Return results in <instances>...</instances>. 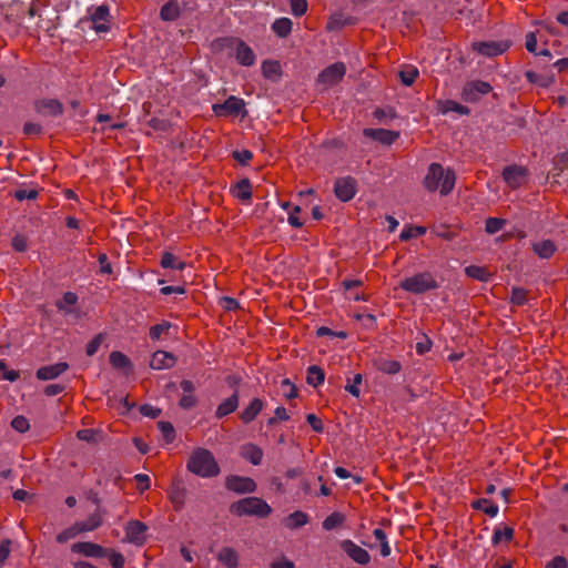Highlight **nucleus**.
I'll return each instance as SVG.
<instances>
[{"label":"nucleus","instance_id":"obj_1","mask_svg":"<svg viewBox=\"0 0 568 568\" xmlns=\"http://www.w3.org/2000/svg\"><path fill=\"white\" fill-rule=\"evenodd\" d=\"M186 469L201 478L216 477L221 471L214 455L202 447L192 452L186 463Z\"/></svg>","mask_w":568,"mask_h":568},{"label":"nucleus","instance_id":"obj_2","mask_svg":"<svg viewBox=\"0 0 568 568\" xmlns=\"http://www.w3.org/2000/svg\"><path fill=\"white\" fill-rule=\"evenodd\" d=\"M456 176L453 170H445L439 163H432L424 178L423 184L428 192L439 191L442 195L449 194L455 185Z\"/></svg>","mask_w":568,"mask_h":568},{"label":"nucleus","instance_id":"obj_3","mask_svg":"<svg viewBox=\"0 0 568 568\" xmlns=\"http://www.w3.org/2000/svg\"><path fill=\"white\" fill-rule=\"evenodd\" d=\"M231 514L242 516H255L257 518H266L271 515V506L258 497H245L230 506Z\"/></svg>","mask_w":568,"mask_h":568},{"label":"nucleus","instance_id":"obj_4","mask_svg":"<svg viewBox=\"0 0 568 568\" xmlns=\"http://www.w3.org/2000/svg\"><path fill=\"white\" fill-rule=\"evenodd\" d=\"M438 286L436 278L429 272L414 274L399 283V288L412 294H423L427 291L436 290Z\"/></svg>","mask_w":568,"mask_h":568},{"label":"nucleus","instance_id":"obj_5","mask_svg":"<svg viewBox=\"0 0 568 568\" xmlns=\"http://www.w3.org/2000/svg\"><path fill=\"white\" fill-rule=\"evenodd\" d=\"M346 73V65L343 62H335L325 68L317 77V84L328 89L341 82Z\"/></svg>","mask_w":568,"mask_h":568},{"label":"nucleus","instance_id":"obj_6","mask_svg":"<svg viewBox=\"0 0 568 568\" xmlns=\"http://www.w3.org/2000/svg\"><path fill=\"white\" fill-rule=\"evenodd\" d=\"M471 47H473V50L476 51L477 53L488 57V58H494V57L500 55L504 52H506L510 47V42L506 41V40L480 41V42H474L471 44Z\"/></svg>","mask_w":568,"mask_h":568},{"label":"nucleus","instance_id":"obj_7","mask_svg":"<svg viewBox=\"0 0 568 568\" xmlns=\"http://www.w3.org/2000/svg\"><path fill=\"white\" fill-rule=\"evenodd\" d=\"M213 111L216 115H246L245 103L243 99L231 95L229 97L224 103L214 104Z\"/></svg>","mask_w":568,"mask_h":568},{"label":"nucleus","instance_id":"obj_8","mask_svg":"<svg viewBox=\"0 0 568 568\" xmlns=\"http://www.w3.org/2000/svg\"><path fill=\"white\" fill-rule=\"evenodd\" d=\"M125 540L135 546H143L146 541L148 526L140 520H130L125 527Z\"/></svg>","mask_w":568,"mask_h":568},{"label":"nucleus","instance_id":"obj_9","mask_svg":"<svg viewBox=\"0 0 568 568\" xmlns=\"http://www.w3.org/2000/svg\"><path fill=\"white\" fill-rule=\"evenodd\" d=\"M225 487L227 490L237 494H250L254 493L257 486L256 483L250 477L231 475L225 479Z\"/></svg>","mask_w":568,"mask_h":568},{"label":"nucleus","instance_id":"obj_10","mask_svg":"<svg viewBox=\"0 0 568 568\" xmlns=\"http://www.w3.org/2000/svg\"><path fill=\"white\" fill-rule=\"evenodd\" d=\"M356 186H357V183L354 178H352V176L339 178L335 182L334 193H335L336 197L338 200H341L342 202H348L355 196L356 191H357Z\"/></svg>","mask_w":568,"mask_h":568},{"label":"nucleus","instance_id":"obj_11","mask_svg":"<svg viewBox=\"0 0 568 568\" xmlns=\"http://www.w3.org/2000/svg\"><path fill=\"white\" fill-rule=\"evenodd\" d=\"M341 548L356 564L365 566L371 561V555L368 551L349 539L343 540L341 542Z\"/></svg>","mask_w":568,"mask_h":568},{"label":"nucleus","instance_id":"obj_12","mask_svg":"<svg viewBox=\"0 0 568 568\" xmlns=\"http://www.w3.org/2000/svg\"><path fill=\"white\" fill-rule=\"evenodd\" d=\"M493 90V87L481 80L470 81L465 84L463 89V95L465 100L475 102L479 99L480 95L488 94Z\"/></svg>","mask_w":568,"mask_h":568},{"label":"nucleus","instance_id":"obj_13","mask_svg":"<svg viewBox=\"0 0 568 568\" xmlns=\"http://www.w3.org/2000/svg\"><path fill=\"white\" fill-rule=\"evenodd\" d=\"M527 174V169L519 165H508L503 170V179L511 189H518L523 185Z\"/></svg>","mask_w":568,"mask_h":568},{"label":"nucleus","instance_id":"obj_14","mask_svg":"<svg viewBox=\"0 0 568 568\" xmlns=\"http://www.w3.org/2000/svg\"><path fill=\"white\" fill-rule=\"evenodd\" d=\"M72 552L83 555L85 557L102 558L108 554V549L91 541H80L71 546Z\"/></svg>","mask_w":568,"mask_h":568},{"label":"nucleus","instance_id":"obj_15","mask_svg":"<svg viewBox=\"0 0 568 568\" xmlns=\"http://www.w3.org/2000/svg\"><path fill=\"white\" fill-rule=\"evenodd\" d=\"M109 14H110V11H109V7L108 6H100V7H97L92 12H91V21H92V24H93V29L97 31V32H105L109 30L110 26H109Z\"/></svg>","mask_w":568,"mask_h":568},{"label":"nucleus","instance_id":"obj_16","mask_svg":"<svg viewBox=\"0 0 568 568\" xmlns=\"http://www.w3.org/2000/svg\"><path fill=\"white\" fill-rule=\"evenodd\" d=\"M363 134L386 145L393 144L399 138V132L386 129H364Z\"/></svg>","mask_w":568,"mask_h":568},{"label":"nucleus","instance_id":"obj_17","mask_svg":"<svg viewBox=\"0 0 568 568\" xmlns=\"http://www.w3.org/2000/svg\"><path fill=\"white\" fill-rule=\"evenodd\" d=\"M36 110L43 115L58 116L63 113V105L57 99H42L36 103Z\"/></svg>","mask_w":568,"mask_h":568},{"label":"nucleus","instance_id":"obj_18","mask_svg":"<svg viewBox=\"0 0 568 568\" xmlns=\"http://www.w3.org/2000/svg\"><path fill=\"white\" fill-rule=\"evenodd\" d=\"M176 363V358L172 353L165 351H156L153 353L150 366L153 369H169Z\"/></svg>","mask_w":568,"mask_h":568},{"label":"nucleus","instance_id":"obj_19","mask_svg":"<svg viewBox=\"0 0 568 568\" xmlns=\"http://www.w3.org/2000/svg\"><path fill=\"white\" fill-rule=\"evenodd\" d=\"M69 368L68 363L60 362L52 365L42 366L37 371V378L41 381L54 379Z\"/></svg>","mask_w":568,"mask_h":568},{"label":"nucleus","instance_id":"obj_20","mask_svg":"<svg viewBox=\"0 0 568 568\" xmlns=\"http://www.w3.org/2000/svg\"><path fill=\"white\" fill-rule=\"evenodd\" d=\"M169 498L176 511H180L184 508L185 499H186V488L182 485V483H173L170 491Z\"/></svg>","mask_w":568,"mask_h":568},{"label":"nucleus","instance_id":"obj_21","mask_svg":"<svg viewBox=\"0 0 568 568\" xmlns=\"http://www.w3.org/2000/svg\"><path fill=\"white\" fill-rule=\"evenodd\" d=\"M264 402L261 398H253L251 403L242 410L240 418L244 424H250L261 413Z\"/></svg>","mask_w":568,"mask_h":568},{"label":"nucleus","instance_id":"obj_22","mask_svg":"<svg viewBox=\"0 0 568 568\" xmlns=\"http://www.w3.org/2000/svg\"><path fill=\"white\" fill-rule=\"evenodd\" d=\"M239 407V393L235 390L230 397L225 398L216 408L215 416L217 418H223Z\"/></svg>","mask_w":568,"mask_h":568},{"label":"nucleus","instance_id":"obj_23","mask_svg":"<svg viewBox=\"0 0 568 568\" xmlns=\"http://www.w3.org/2000/svg\"><path fill=\"white\" fill-rule=\"evenodd\" d=\"M255 54L253 50L242 40L236 45V60L240 64L251 67L255 63Z\"/></svg>","mask_w":568,"mask_h":568},{"label":"nucleus","instance_id":"obj_24","mask_svg":"<svg viewBox=\"0 0 568 568\" xmlns=\"http://www.w3.org/2000/svg\"><path fill=\"white\" fill-rule=\"evenodd\" d=\"M217 560L223 564L226 568L239 567V554L231 547H223L217 554Z\"/></svg>","mask_w":568,"mask_h":568},{"label":"nucleus","instance_id":"obj_25","mask_svg":"<svg viewBox=\"0 0 568 568\" xmlns=\"http://www.w3.org/2000/svg\"><path fill=\"white\" fill-rule=\"evenodd\" d=\"M241 455L254 466L260 465L263 459V450L254 444L244 445L242 447Z\"/></svg>","mask_w":568,"mask_h":568},{"label":"nucleus","instance_id":"obj_26","mask_svg":"<svg viewBox=\"0 0 568 568\" xmlns=\"http://www.w3.org/2000/svg\"><path fill=\"white\" fill-rule=\"evenodd\" d=\"M531 248L534 253L537 254L540 258L551 257L557 250L555 243L551 240L535 242L531 244Z\"/></svg>","mask_w":568,"mask_h":568},{"label":"nucleus","instance_id":"obj_27","mask_svg":"<svg viewBox=\"0 0 568 568\" xmlns=\"http://www.w3.org/2000/svg\"><path fill=\"white\" fill-rule=\"evenodd\" d=\"M233 195L243 201H250L252 199V185L248 179H243L237 182L232 189Z\"/></svg>","mask_w":568,"mask_h":568},{"label":"nucleus","instance_id":"obj_28","mask_svg":"<svg viewBox=\"0 0 568 568\" xmlns=\"http://www.w3.org/2000/svg\"><path fill=\"white\" fill-rule=\"evenodd\" d=\"M308 523V515L302 510H296L290 514L284 519V525L288 529H297L305 526Z\"/></svg>","mask_w":568,"mask_h":568},{"label":"nucleus","instance_id":"obj_29","mask_svg":"<svg viewBox=\"0 0 568 568\" xmlns=\"http://www.w3.org/2000/svg\"><path fill=\"white\" fill-rule=\"evenodd\" d=\"M181 14V9L178 1L171 0L166 2L160 11V17L163 21H175Z\"/></svg>","mask_w":568,"mask_h":568},{"label":"nucleus","instance_id":"obj_30","mask_svg":"<svg viewBox=\"0 0 568 568\" xmlns=\"http://www.w3.org/2000/svg\"><path fill=\"white\" fill-rule=\"evenodd\" d=\"M292 20L290 18H278L272 23V31L280 38H286L292 32Z\"/></svg>","mask_w":568,"mask_h":568},{"label":"nucleus","instance_id":"obj_31","mask_svg":"<svg viewBox=\"0 0 568 568\" xmlns=\"http://www.w3.org/2000/svg\"><path fill=\"white\" fill-rule=\"evenodd\" d=\"M102 515L100 511H95L83 521H77V526L80 527L81 532L93 531L102 525Z\"/></svg>","mask_w":568,"mask_h":568},{"label":"nucleus","instance_id":"obj_32","mask_svg":"<svg viewBox=\"0 0 568 568\" xmlns=\"http://www.w3.org/2000/svg\"><path fill=\"white\" fill-rule=\"evenodd\" d=\"M160 264L163 268H172L182 271L185 268V262L181 261L176 255L171 252H164L161 256Z\"/></svg>","mask_w":568,"mask_h":568},{"label":"nucleus","instance_id":"obj_33","mask_svg":"<svg viewBox=\"0 0 568 568\" xmlns=\"http://www.w3.org/2000/svg\"><path fill=\"white\" fill-rule=\"evenodd\" d=\"M418 74H419L418 69L412 64L403 65L398 72L400 82L406 87L412 85L415 82V80L417 79Z\"/></svg>","mask_w":568,"mask_h":568},{"label":"nucleus","instance_id":"obj_34","mask_svg":"<svg viewBox=\"0 0 568 568\" xmlns=\"http://www.w3.org/2000/svg\"><path fill=\"white\" fill-rule=\"evenodd\" d=\"M471 507L476 510H481L489 517H495L498 514V506L487 498H479L471 503Z\"/></svg>","mask_w":568,"mask_h":568},{"label":"nucleus","instance_id":"obj_35","mask_svg":"<svg viewBox=\"0 0 568 568\" xmlns=\"http://www.w3.org/2000/svg\"><path fill=\"white\" fill-rule=\"evenodd\" d=\"M324 381L325 373L320 366L312 365L307 368L306 382L308 385L317 387L318 385H322Z\"/></svg>","mask_w":568,"mask_h":568},{"label":"nucleus","instance_id":"obj_36","mask_svg":"<svg viewBox=\"0 0 568 568\" xmlns=\"http://www.w3.org/2000/svg\"><path fill=\"white\" fill-rule=\"evenodd\" d=\"M439 110L443 114L449 113V112H456L462 115H468L469 109L454 100H446L444 102H440Z\"/></svg>","mask_w":568,"mask_h":568},{"label":"nucleus","instance_id":"obj_37","mask_svg":"<svg viewBox=\"0 0 568 568\" xmlns=\"http://www.w3.org/2000/svg\"><path fill=\"white\" fill-rule=\"evenodd\" d=\"M110 364L116 369H130L131 361L122 352L114 351L110 354Z\"/></svg>","mask_w":568,"mask_h":568},{"label":"nucleus","instance_id":"obj_38","mask_svg":"<svg viewBox=\"0 0 568 568\" xmlns=\"http://www.w3.org/2000/svg\"><path fill=\"white\" fill-rule=\"evenodd\" d=\"M465 274L474 280L480 282H488L490 280V273L481 266L469 265L465 268Z\"/></svg>","mask_w":568,"mask_h":568},{"label":"nucleus","instance_id":"obj_39","mask_svg":"<svg viewBox=\"0 0 568 568\" xmlns=\"http://www.w3.org/2000/svg\"><path fill=\"white\" fill-rule=\"evenodd\" d=\"M377 368L382 373L395 375L400 372L402 365L399 362L394 361V359H381L377 363Z\"/></svg>","mask_w":568,"mask_h":568},{"label":"nucleus","instance_id":"obj_40","mask_svg":"<svg viewBox=\"0 0 568 568\" xmlns=\"http://www.w3.org/2000/svg\"><path fill=\"white\" fill-rule=\"evenodd\" d=\"M514 537V529L511 527H496L494 530L491 541L494 545L499 544L501 540L510 541Z\"/></svg>","mask_w":568,"mask_h":568},{"label":"nucleus","instance_id":"obj_41","mask_svg":"<svg viewBox=\"0 0 568 568\" xmlns=\"http://www.w3.org/2000/svg\"><path fill=\"white\" fill-rule=\"evenodd\" d=\"M525 77L530 83H536L544 88L554 83L552 77L542 75L534 71H526Z\"/></svg>","mask_w":568,"mask_h":568},{"label":"nucleus","instance_id":"obj_42","mask_svg":"<svg viewBox=\"0 0 568 568\" xmlns=\"http://www.w3.org/2000/svg\"><path fill=\"white\" fill-rule=\"evenodd\" d=\"M78 302V296L73 292H67L63 294L62 300L55 303V306L59 311L64 312L65 314L70 313L71 310L67 308V306H72Z\"/></svg>","mask_w":568,"mask_h":568},{"label":"nucleus","instance_id":"obj_43","mask_svg":"<svg viewBox=\"0 0 568 568\" xmlns=\"http://www.w3.org/2000/svg\"><path fill=\"white\" fill-rule=\"evenodd\" d=\"M345 520V517L343 514L341 513H332L331 515H328L324 521H323V528L325 530H332L334 529L335 527L342 525Z\"/></svg>","mask_w":568,"mask_h":568},{"label":"nucleus","instance_id":"obj_44","mask_svg":"<svg viewBox=\"0 0 568 568\" xmlns=\"http://www.w3.org/2000/svg\"><path fill=\"white\" fill-rule=\"evenodd\" d=\"M425 233L426 229L424 226H409L402 230L399 239L402 241H408L413 237L422 236Z\"/></svg>","mask_w":568,"mask_h":568},{"label":"nucleus","instance_id":"obj_45","mask_svg":"<svg viewBox=\"0 0 568 568\" xmlns=\"http://www.w3.org/2000/svg\"><path fill=\"white\" fill-rule=\"evenodd\" d=\"M158 427H159L165 443L170 444L175 439V430L171 423L159 422Z\"/></svg>","mask_w":568,"mask_h":568},{"label":"nucleus","instance_id":"obj_46","mask_svg":"<svg viewBox=\"0 0 568 568\" xmlns=\"http://www.w3.org/2000/svg\"><path fill=\"white\" fill-rule=\"evenodd\" d=\"M528 301L527 298V291L523 287H513L511 290V296H510V303L517 306H521L526 304Z\"/></svg>","mask_w":568,"mask_h":568},{"label":"nucleus","instance_id":"obj_47","mask_svg":"<svg viewBox=\"0 0 568 568\" xmlns=\"http://www.w3.org/2000/svg\"><path fill=\"white\" fill-rule=\"evenodd\" d=\"M506 224V221L498 217H488L485 223V231L488 234H495L499 232L503 226Z\"/></svg>","mask_w":568,"mask_h":568},{"label":"nucleus","instance_id":"obj_48","mask_svg":"<svg viewBox=\"0 0 568 568\" xmlns=\"http://www.w3.org/2000/svg\"><path fill=\"white\" fill-rule=\"evenodd\" d=\"M262 72L265 78L281 74V65L277 61H264L262 64Z\"/></svg>","mask_w":568,"mask_h":568},{"label":"nucleus","instance_id":"obj_49","mask_svg":"<svg viewBox=\"0 0 568 568\" xmlns=\"http://www.w3.org/2000/svg\"><path fill=\"white\" fill-rule=\"evenodd\" d=\"M171 328L170 322H162L160 324L150 327V337L153 341H159L163 333H166Z\"/></svg>","mask_w":568,"mask_h":568},{"label":"nucleus","instance_id":"obj_50","mask_svg":"<svg viewBox=\"0 0 568 568\" xmlns=\"http://www.w3.org/2000/svg\"><path fill=\"white\" fill-rule=\"evenodd\" d=\"M79 534H81L80 527L74 524L72 527L60 532L57 536V541L60 544L67 542L69 539L74 538Z\"/></svg>","mask_w":568,"mask_h":568},{"label":"nucleus","instance_id":"obj_51","mask_svg":"<svg viewBox=\"0 0 568 568\" xmlns=\"http://www.w3.org/2000/svg\"><path fill=\"white\" fill-rule=\"evenodd\" d=\"M316 336L317 337L331 336V337H338L341 339H345V338H347L348 335L345 331L335 332L326 326H321L316 329Z\"/></svg>","mask_w":568,"mask_h":568},{"label":"nucleus","instance_id":"obj_52","mask_svg":"<svg viewBox=\"0 0 568 568\" xmlns=\"http://www.w3.org/2000/svg\"><path fill=\"white\" fill-rule=\"evenodd\" d=\"M291 11L295 17H302L307 11L306 0H290Z\"/></svg>","mask_w":568,"mask_h":568},{"label":"nucleus","instance_id":"obj_53","mask_svg":"<svg viewBox=\"0 0 568 568\" xmlns=\"http://www.w3.org/2000/svg\"><path fill=\"white\" fill-rule=\"evenodd\" d=\"M11 426L19 433H26L30 428L29 420L22 415L16 416L11 422Z\"/></svg>","mask_w":568,"mask_h":568},{"label":"nucleus","instance_id":"obj_54","mask_svg":"<svg viewBox=\"0 0 568 568\" xmlns=\"http://www.w3.org/2000/svg\"><path fill=\"white\" fill-rule=\"evenodd\" d=\"M106 556L109 557V561L113 568H123L124 567L125 560L121 552L108 549Z\"/></svg>","mask_w":568,"mask_h":568},{"label":"nucleus","instance_id":"obj_55","mask_svg":"<svg viewBox=\"0 0 568 568\" xmlns=\"http://www.w3.org/2000/svg\"><path fill=\"white\" fill-rule=\"evenodd\" d=\"M363 376L362 374H356L353 378L352 384H347L345 386V390L352 394L354 397H359L361 390L359 385L362 384Z\"/></svg>","mask_w":568,"mask_h":568},{"label":"nucleus","instance_id":"obj_56","mask_svg":"<svg viewBox=\"0 0 568 568\" xmlns=\"http://www.w3.org/2000/svg\"><path fill=\"white\" fill-rule=\"evenodd\" d=\"M38 196V191L34 189H19L14 192V197L18 201L34 200Z\"/></svg>","mask_w":568,"mask_h":568},{"label":"nucleus","instance_id":"obj_57","mask_svg":"<svg viewBox=\"0 0 568 568\" xmlns=\"http://www.w3.org/2000/svg\"><path fill=\"white\" fill-rule=\"evenodd\" d=\"M233 158L242 165H247L253 159V153L248 150L234 151Z\"/></svg>","mask_w":568,"mask_h":568},{"label":"nucleus","instance_id":"obj_58","mask_svg":"<svg viewBox=\"0 0 568 568\" xmlns=\"http://www.w3.org/2000/svg\"><path fill=\"white\" fill-rule=\"evenodd\" d=\"M134 479L136 480L138 483V489L143 493L145 490H148L150 487H151V479L148 475L145 474H136L134 476Z\"/></svg>","mask_w":568,"mask_h":568},{"label":"nucleus","instance_id":"obj_59","mask_svg":"<svg viewBox=\"0 0 568 568\" xmlns=\"http://www.w3.org/2000/svg\"><path fill=\"white\" fill-rule=\"evenodd\" d=\"M307 423L311 425L314 432L316 433H323L324 432V425L321 418H318L315 414H308L306 416Z\"/></svg>","mask_w":568,"mask_h":568},{"label":"nucleus","instance_id":"obj_60","mask_svg":"<svg viewBox=\"0 0 568 568\" xmlns=\"http://www.w3.org/2000/svg\"><path fill=\"white\" fill-rule=\"evenodd\" d=\"M140 413L143 416L156 418L158 416H160L161 409L158 407H154L150 404H144V405L140 406Z\"/></svg>","mask_w":568,"mask_h":568},{"label":"nucleus","instance_id":"obj_61","mask_svg":"<svg viewBox=\"0 0 568 568\" xmlns=\"http://www.w3.org/2000/svg\"><path fill=\"white\" fill-rule=\"evenodd\" d=\"M102 338H103L102 335L99 334L91 342H89V344L87 345V348H85V353L88 356H92L98 352V349L102 343Z\"/></svg>","mask_w":568,"mask_h":568},{"label":"nucleus","instance_id":"obj_62","mask_svg":"<svg viewBox=\"0 0 568 568\" xmlns=\"http://www.w3.org/2000/svg\"><path fill=\"white\" fill-rule=\"evenodd\" d=\"M355 318L362 321L366 328H374L376 326V317L373 314H356Z\"/></svg>","mask_w":568,"mask_h":568},{"label":"nucleus","instance_id":"obj_63","mask_svg":"<svg viewBox=\"0 0 568 568\" xmlns=\"http://www.w3.org/2000/svg\"><path fill=\"white\" fill-rule=\"evenodd\" d=\"M42 132V126L39 123L34 122H27L23 125V133L26 135L32 136V135H39Z\"/></svg>","mask_w":568,"mask_h":568},{"label":"nucleus","instance_id":"obj_64","mask_svg":"<svg viewBox=\"0 0 568 568\" xmlns=\"http://www.w3.org/2000/svg\"><path fill=\"white\" fill-rule=\"evenodd\" d=\"M545 568H568V561L564 556H556L547 562Z\"/></svg>","mask_w":568,"mask_h":568}]
</instances>
